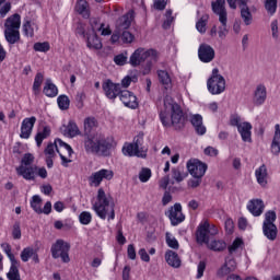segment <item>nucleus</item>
Instances as JSON below:
<instances>
[{"label": "nucleus", "mask_w": 280, "mask_h": 280, "mask_svg": "<svg viewBox=\"0 0 280 280\" xmlns=\"http://www.w3.org/2000/svg\"><path fill=\"white\" fill-rule=\"evenodd\" d=\"M84 149L88 154H97L98 156H112L113 142L108 138H97L93 133V128L97 127L95 117L84 119Z\"/></svg>", "instance_id": "1"}, {"label": "nucleus", "mask_w": 280, "mask_h": 280, "mask_svg": "<svg viewBox=\"0 0 280 280\" xmlns=\"http://www.w3.org/2000/svg\"><path fill=\"white\" fill-rule=\"evenodd\" d=\"M160 121L165 128L173 126L175 130H183L188 121L183 107L174 98L164 97L163 108L160 110Z\"/></svg>", "instance_id": "2"}, {"label": "nucleus", "mask_w": 280, "mask_h": 280, "mask_svg": "<svg viewBox=\"0 0 280 280\" xmlns=\"http://www.w3.org/2000/svg\"><path fill=\"white\" fill-rule=\"evenodd\" d=\"M33 164L34 154L25 153L21 160V165L16 167L18 176H22L24 180H35L38 166H32Z\"/></svg>", "instance_id": "3"}, {"label": "nucleus", "mask_w": 280, "mask_h": 280, "mask_svg": "<svg viewBox=\"0 0 280 280\" xmlns=\"http://www.w3.org/2000/svg\"><path fill=\"white\" fill-rule=\"evenodd\" d=\"M207 86L211 95H220L226 91V80L220 74V69L214 68L211 77L207 81Z\"/></svg>", "instance_id": "4"}, {"label": "nucleus", "mask_w": 280, "mask_h": 280, "mask_svg": "<svg viewBox=\"0 0 280 280\" xmlns=\"http://www.w3.org/2000/svg\"><path fill=\"white\" fill-rule=\"evenodd\" d=\"M69 250H71V244L63 240H57L50 247L52 259H60L63 264H69L71 258L69 257Z\"/></svg>", "instance_id": "5"}, {"label": "nucleus", "mask_w": 280, "mask_h": 280, "mask_svg": "<svg viewBox=\"0 0 280 280\" xmlns=\"http://www.w3.org/2000/svg\"><path fill=\"white\" fill-rule=\"evenodd\" d=\"M214 235H218V228L209 224V221H205L197 228L196 242L197 244H209L211 237H214Z\"/></svg>", "instance_id": "6"}, {"label": "nucleus", "mask_w": 280, "mask_h": 280, "mask_svg": "<svg viewBox=\"0 0 280 280\" xmlns=\"http://www.w3.org/2000/svg\"><path fill=\"white\" fill-rule=\"evenodd\" d=\"M143 136H138L133 139V143H129L127 147H122V154L125 156H138L139 159H145L148 151L143 150Z\"/></svg>", "instance_id": "7"}, {"label": "nucleus", "mask_w": 280, "mask_h": 280, "mask_svg": "<svg viewBox=\"0 0 280 280\" xmlns=\"http://www.w3.org/2000/svg\"><path fill=\"white\" fill-rule=\"evenodd\" d=\"M148 58H153V60H156V58H159V51L152 48L148 50L144 48H138L130 56L129 65H131V67H139L141 62H145Z\"/></svg>", "instance_id": "8"}, {"label": "nucleus", "mask_w": 280, "mask_h": 280, "mask_svg": "<svg viewBox=\"0 0 280 280\" xmlns=\"http://www.w3.org/2000/svg\"><path fill=\"white\" fill-rule=\"evenodd\" d=\"M97 201L93 205V210L95 211L96 215L101 218V220H106V207L110 205V200L106 197V192L104 188H100L97 191Z\"/></svg>", "instance_id": "9"}, {"label": "nucleus", "mask_w": 280, "mask_h": 280, "mask_svg": "<svg viewBox=\"0 0 280 280\" xmlns=\"http://www.w3.org/2000/svg\"><path fill=\"white\" fill-rule=\"evenodd\" d=\"M165 215L171 220L172 226H178L182 222H185V214H183V206L175 203L165 212Z\"/></svg>", "instance_id": "10"}, {"label": "nucleus", "mask_w": 280, "mask_h": 280, "mask_svg": "<svg viewBox=\"0 0 280 280\" xmlns=\"http://www.w3.org/2000/svg\"><path fill=\"white\" fill-rule=\"evenodd\" d=\"M186 167L190 176H205L208 170L207 163L198 159L189 160L186 164Z\"/></svg>", "instance_id": "11"}, {"label": "nucleus", "mask_w": 280, "mask_h": 280, "mask_svg": "<svg viewBox=\"0 0 280 280\" xmlns=\"http://www.w3.org/2000/svg\"><path fill=\"white\" fill-rule=\"evenodd\" d=\"M198 58L200 62H213V60H215V49H213L211 45L202 43L198 48Z\"/></svg>", "instance_id": "12"}, {"label": "nucleus", "mask_w": 280, "mask_h": 280, "mask_svg": "<svg viewBox=\"0 0 280 280\" xmlns=\"http://www.w3.org/2000/svg\"><path fill=\"white\" fill-rule=\"evenodd\" d=\"M118 97L127 108H131L132 110L139 108V102L137 101L135 93L128 90H120Z\"/></svg>", "instance_id": "13"}, {"label": "nucleus", "mask_w": 280, "mask_h": 280, "mask_svg": "<svg viewBox=\"0 0 280 280\" xmlns=\"http://www.w3.org/2000/svg\"><path fill=\"white\" fill-rule=\"evenodd\" d=\"M103 91L108 100H117L119 93L121 92V84L113 83V80L107 79L103 83Z\"/></svg>", "instance_id": "14"}, {"label": "nucleus", "mask_w": 280, "mask_h": 280, "mask_svg": "<svg viewBox=\"0 0 280 280\" xmlns=\"http://www.w3.org/2000/svg\"><path fill=\"white\" fill-rule=\"evenodd\" d=\"M35 124H36V117L35 116H32L30 118H25L22 121L21 133H20L21 139H30V137L32 136V130L34 129Z\"/></svg>", "instance_id": "15"}, {"label": "nucleus", "mask_w": 280, "mask_h": 280, "mask_svg": "<svg viewBox=\"0 0 280 280\" xmlns=\"http://www.w3.org/2000/svg\"><path fill=\"white\" fill-rule=\"evenodd\" d=\"M247 209L252 215L255 218H259L261 213H264V209H266V205H264V200L261 199H252L248 205Z\"/></svg>", "instance_id": "16"}, {"label": "nucleus", "mask_w": 280, "mask_h": 280, "mask_svg": "<svg viewBox=\"0 0 280 280\" xmlns=\"http://www.w3.org/2000/svg\"><path fill=\"white\" fill-rule=\"evenodd\" d=\"M250 130H253V125L248 121H244L242 122V126H238L237 131L240 132L244 143H253V132Z\"/></svg>", "instance_id": "17"}, {"label": "nucleus", "mask_w": 280, "mask_h": 280, "mask_svg": "<svg viewBox=\"0 0 280 280\" xmlns=\"http://www.w3.org/2000/svg\"><path fill=\"white\" fill-rule=\"evenodd\" d=\"M132 19H135V11L130 10L125 15L120 16L116 22L117 30H128L132 25Z\"/></svg>", "instance_id": "18"}, {"label": "nucleus", "mask_w": 280, "mask_h": 280, "mask_svg": "<svg viewBox=\"0 0 280 280\" xmlns=\"http://www.w3.org/2000/svg\"><path fill=\"white\" fill-rule=\"evenodd\" d=\"M60 131L65 137H69L70 139H73V137H78V135H80L78 124H75L73 120H69L68 126L63 125L60 128Z\"/></svg>", "instance_id": "19"}, {"label": "nucleus", "mask_w": 280, "mask_h": 280, "mask_svg": "<svg viewBox=\"0 0 280 280\" xmlns=\"http://www.w3.org/2000/svg\"><path fill=\"white\" fill-rule=\"evenodd\" d=\"M190 124L194 126L197 135L202 137V135L207 133V127L202 125V115L200 114H195L190 118Z\"/></svg>", "instance_id": "20"}, {"label": "nucleus", "mask_w": 280, "mask_h": 280, "mask_svg": "<svg viewBox=\"0 0 280 280\" xmlns=\"http://www.w3.org/2000/svg\"><path fill=\"white\" fill-rule=\"evenodd\" d=\"M165 261L172 268H180V265H182V260H180V257L178 256V253L172 249H167L165 252Z\"/></svg>", "instance_id": "21"}, {"label": "nucleus", "mask_w": 280, "mask_h": 280, "mask_svg": "<svg viewBox=\"0 0 280 280\" xmlns=\"http://www.w3.org/2000/svg\"><path fill=\"white\" fill-rule=\"evenodd\" d=\"M85 40H86V45H88L89 49L100 50L103 47L102 40L97 36V33H86Z\"/></svg>", "instance_id": "22"}, {"label": "nucleus", "mask_w": 280, "mask_h": 280, "mask_svg": "<svg viewBox=\"0 0 280 280\" xmlns=\"http://www.w3.org/2000/svg\"><path fill=\"white\" fill-rule=\"evenodd\" d=\"M255 176L258 185L261 187H266V185H268V168L266 167V164H262L255 171Z\"/></svg>", "instance_id": "23"}, {"label": "nucleus", "mask_w": 280, "mask_h": 280, "mask_svg": "<svg viewBox=\"0 0 280 280\" xmlns=\"http://www.w3.org/2000/svg\"><path fill=\"white\" fill-rule=\"evenodd\" d=\"M262 233L265 237H267V240L275 242V240H277V234L279 233V230H277V225L275 223H265L262 224Z\"/></svg>", "instance_id": "24"}, {"label": "nucleus", "mask_w": 280, "mask_h": 280, "mask_svg": "<svg viewBox=\"0 0 280 280\" xmlns=\"http://www.w3.org/2000/svg\"><path fill=\"white\" fill-rule=\"evenodd\" d=\"M4 38L9 45H15L21 40V33L16 28H7L4 31Z\"/></svg>", "instance_id": "25"}, {"label": "nucleus", "mask_w": 280, "mask_h": 280, "mask_svg": "<svg viewBox=\"0 0 280 280\" xmlns=\"http://www.w3.org/2000/svg\"><path fill=\"white\" fill-rule=\"evenodd\" d=\"M21 266V261L11 260V267L9 272L7 273V278L9 280H21V272L19 271V267Z\"/></svg>", "instance_id": "26"}, {"label": "nucleus", "mask_w": 280, "mask_h": 280, "mask_svg": "<svg viewBox=\"0 0 280 280\" xmlns=\"http://www.w3.org/2000/svg\"><path fill=\"white\" fill-rule=\"evenodd\" d=\"M7 30H19L21 27V14L14 13L4 23Z\"/></svg>", "instance_id": "27"}, {"label": "nucleus", "mask_w": 280, "mask_h": 280, "mask_svg": "<svg viewBox=\"0 0 280 280\" xmlns=\"http://www.w3.org/2000/svg\"><path fill=\"white\" fill-rule=\"evenodd\" d=\"M43 93L46 97H56L58 95V86L51 82V79L46 80Z\"/></svg>", "instance_id": "28"}, {"label": "nucleus", "mask_w": 280, "mask_h": 280, "mask_svg": "<svg viewBox=\"0 0 280 280\" xmlns=\"http://www.w3.org/2000/svg\"><path fill=\"white\" fill-rule=\"evenodd\" d=\"M159 82L164 85V89H172V77H170V72L166 70H158Z\"/></svg>", "instance_id": "29"}, {"label": "nucleus", "mask_w": 280, "mask_h": 280, "mask_svg": "<svg viewBox=\"0 0 280 280\" xmlns=\"http://www.w3.org/2000/svg\"><path fill=\"white\" fill-rule=\"evenodd\" d=\"M264 102H266V86L258 85L255 91L254 104L256 106H261V104H264Z\"/></svg>", "instance_id": "30"}, {"label": "nucleus", "mask_w": 280, "mask_h": 280, "mask_svg": "<svg viewBox=\"0 0 280 280\" xmlns=\"http://www.w3.org/2000/svg\"><path fill=\"white\" fill-rule=\"evenodd\" d=\"M50 136H51V127L50 126H45L43 128V131L37 132L35 136V141L37 143V148H40V145H43V141H45V139H47Z\"/></svg>", "instance_id": "31"}, {"label": "nucleus", "mask_w": 280, "mask_h": 280, "mask_svg": "<svg viewBox=\"0 0 280 280\" xmlns=\"http://www.w3.org/2000/svg\"><path fill=\"white\" fill-rule=\"evenodd\" d=\"M219 21L221 23V26L219 27V38H226V34H229V28L226 26V23L229 21L228 13L219 15Z\"/></svg>", "instance_id": "32"}, {"label": "nucleus", "mask_w": 280, "mask_h": 280, "mask_svg": "<svg viewBox=\"0 0 280 280\" xmlns=\"http://www.w3.org/2000/svg\"><path fill=\"white\" fill-rule=\"evenodd\" d=\"M206 245L210 250H213L214 253H222V250H226V242L221 240L208 242Z\"/></svg>", "instance_id": "33"}, {"label": "nucleus", "mask_w": 280, "mask_h": 280, "mask_svg": "<svg viewBox=\"0 0 280 280\" xmlns=\"http://www.w3.org/2000/svg\"><path fill=\"white\" fill-rule=\"evenodd\" d=\"M226 3V0H215L211 2L212 5V12L217 15L228 14L226 8L224 4Z\"/></svg>", "instance_id": "34"}, {"label": "nucleus", "mask_w": 280, "mask_h": 280, "mask_svg": "<svg viewBox=\"0 0 280 280\" xmlns=\"http://www.w3.org/2000/svg\"><path fill=\"white\" fill-rule=\"evenodd\" d=\"M40 205H43V199L40 198V196L38 195L33 196L31 200V208L38 215L43 213V208L40 207Z\"/></svg>", "instance_id": "35"}, {"label": "nucleus", "mask_w": 280, "mask_h": 280, "mask_svg": "<svg viewBox=\"0 0 280 280\" xmlns=\"http://www.w3.org/2000/svg\"><path fill=\"white\" fill-rule=\"evenodd\" d=\"M90 25L91 28L86 31V33L90 34H97V32H102V28L104 27V23L100 24V19L92 18L90 19Z\"/></svg>", "instance_id": "36"}, {"label": "nucleus", "mask_w": 280, "mask_h": 280, "mask_svg": "<svg viewBox=\"0 0 280 280\" xmlns=\"http://www.w3.org/2000/svg\"><path fill=\"white\" fill-rule=\"evenodd\" d=\"M57 104H58L60 110H69L71 101L69 100V96L61 94L57 98Z\"/></svg>", "instance_id": "37"}, {"label": "nucleus", "mask_w": 280, "mask_h": 280, "mask_svg": "<svg viewBox=\"0 0 280 280\" xmlns=\"http://www.w3.org/2000/svg\"><path fill=\"white\" fill-rule=\"evenodd\" d=\"M241 19H243L245 25H250L253 23V13L248 7L241 8Z\"/></svg>", "instance_id": "38"}, {"label": "nucleus", "mask_w": 280, "mask_h": 280, "mask_svg": "<svg viewBox=\"0 0 280 280\" xmlns=\"http://www.w3.org/2000/svg\"><path fill=\"white\" fill-rule=\"evenodd\" d=\"M278 0H265V10L270 16H275L277 13Z\"/></svg>", "instance_id": "39"}, {"label": "nucleus", "mask_w": 280, "mask_h": 280, "mask_svg": "<svg viewBox=\"0 0 280 280\" xmlns=\"http://www.w3.org/2000/svg\"><path fill=\"white\" fill-rule=\"evenodd\" d=\"M207 21H209V15H203L196 23V30L200 34H205L207 32Z\"/></svg>", "instance_id": "40"}, {"label": "nucleus", "mask_w": 280, "mask_h": 280, "mask_svg": "<svg viewBox=\"0 0 280 280\" xmlns=\"http://www.w3.org/2000/svg\"><path fill=\"white\" fill-rule=\"evenodd\" d=\"M244 246V240L236 237L232 245L228 247L229 255H233V253H236L238 248H242Z\"/></svg>", "instance_id": "41"}, {"label": "nucleus", "mask_w": 280, "mask_h": 280, "mask_svg": "<svg viewBox=\"0 0 280 280\" xmlns=\"http://www.w3.org/2000/svg\"><path fill=\"white\" fill-rule=\"evenodd\" d=\"M152 178V170L143 167L139 173L140 183H148Z\"/></svg>", "instance_id": "42"}, {"label": "nucleus", "mask_w": 280, "mask_h": 280, "mask_svg": "<svg viewBox=\"0 0 280 280\" xmlns=\"http://www.w3.org/2000/svg\"><path fill=\"white\" fill-rule=\"evenodd\" d=\"M34 247H25L21 254L20 257L22 259V261H24V264H26V261H30V259H32V256L34 255Z\"/></svg>", "instance_id": "43"}, {"label": "nucleus", "mask_w": 280, "mask_h": 280, "mask_svg": "<svg viewBox=\"0 0 280 280\" xmlns=\"http://www.w3.org/2000/svg\"><path fill=\"white\" fill-rule=\"evenodd\" d=\"M34 51H42L44 54H47V51H49V49H51V46H49L48 42H37L34 44L33 46Z\"/></svg>", "instance_id": "44"}, {"label": "nucleus", "mask_w": 280, "mask_h": 280, "mask_svg": "<svg viewBox=\"0 0 280 280\" xmlns=\"http://www.w3.org/2000/svg\"><path fill=\"white\" fill-rule=\"evenodd\" d=\"M44 75L38 72L36 75H35V79H34V83H33V91L35 92V94L39 93L40 92V86L43 84V80H44Z\"/></svg>", "instance_id": "45"}, {"label": "nucleus", "mask_w": 280, "mask_h": 280, "mask_svg": "<svg viewBox=\"0 0 280 280\" xmlns=\"http://www.w3.org/2000/svg\"><path fill=\"white\" fill-rule=\"evenodd\" d=\"M92 220H93V215H91V212L89 211H83L79 214V221L83 225L91 224Z\"/></svg>", "instance_id": "46"}, {"label": "nucleus", "mask_w": 280, "mask_h": 280, "mask_svg": "<svg viewBox=\"0 0 280 280\" xmlns=\"http://www.w3.org/2000/svg\"><path fill=\"white\" fill-rule=\"evenodd\" d=\"M172 176L174 178V180H176V183H183V180H185V178H187L188 174H180V168L179 167H174L172 168Z\"/></svg>", "instance_id": "47"}, {"label": "nucleus", "mask_w": 280, "mask_h": 280, "mask_svg": "<svg viewBox=\"0 0 280 280\" xmlns=\"http://www.w3.org/2000/svg\"><path fill=\"white\" fill-rule=\"evenodd\" d=\"M275 222H277V212H275V210L267 211L262 224H275Z\"/></svg>", "instance_id": "48"}, {"label": "nucleus", "mask_w": 280, "mask_h": 280, "mask_svg": "<svg viewBox=\"0 0 280 280\" xmlns=\"http://www.w3.org/2000/svg\"><path fill=\"white\" fill-rule=\"evenodd\" d=\"M270 150H271V154H273V156H279V154H280V138H272Z\"/></svg>", "instance_id": "49"}, {"label": "nucleus", "mask_w": 280, "mask_h": 280, "mask_svg": "<svg viewBox=\"0 0 280 280\" xmlns=\"http://www.w3.org/2000/svg\"><path fill=\"white\" fill-rule=\"evenodd\" d=\"M166 244L170 248H173L174 250H178V248H180L178 240H176V237H171L170 232H166Z\"/></svg>", "instance_id": "50"}, {"label": "nucleus", "mask_w": 280, "mask_h": 280, "mask_svg": "<svg viewBox=\"0 0 280 280\" xmlns=\"http://www.w3.org/2000/svg\"><path fill=\"white\" fill-rule=\"evenodd\" d=\"M103 180L104 179H103L102 173L100 171L93 173L92 176L90 177V182L92 185H94V187H100V185H102Z\"/></svg>", "instance_id": "51"}, {"label": "nucleus", "mask_w": 280, "mask_h": 280, "mask_svg": "<svg viewBox=\"0 0 280 280\" xmlns=\"http://www.w3.org/2000/svg\"><path fill=\"white\" fill-rule=\"evenodd\" d=\"M205 270H207V261L206 260H200L198 266H197V279H202L205 277Z\"/></svg>", "instance_id": "52"}, {"label": "nucleus", "mask_w": 280, "mask_h": 280, "mask_svg": "<svg viewBox=\"0 0 280 280\" xmlns=\"http://www.w3.org/2000/svg\"><path fill=\"white\" fill-rule=\"evenodd\" d=\"M202 177L200 175L192 176L194 179L188 180V187H191V189H196L197 187H200L202 184Z\"/></svg>", "instance_id": "53"}, {"label": "nucleus", "mask_w": 280, "mask_h": 280, "mask_svg": "<svg viewBox=\"0 0 280 280\" xmlns=\"http://www.w3.org/2000/svg\"><path fill=\"white\" fill-rule=\"evenodd\" d=\"M122 43L130 44L135 40V35L130 31H124L120 35Z\"/></svg>", "instance_id": "54"}, {"label": "nucleus", "mask_w": 280, "mask_h": 280, "mask_svg": "<svg viewBox=\"0 0 280 280\" xmlns=\"http://www.w3.org/2000/svg\"><path fill=\"white\" fill-rule=\"evenodd\" d=\"M1 247L3 248L5 255L8 256V258L10 259V261H14L16 260V257H14V254H12V246L8 243H3L1 245Z\"/></svg>", "instance_id": "55"}, {"label": "nucleus", "mask_w": 280, "mask_h": 280, "mask_svg": "<svg viewBox=\"0 0 280 280\" xmlns=\"http://www.w3.org/2000/svg\"><path fill=\"white\" fill-rule=\"evenodd\" d=\"M86 98V94L84 92H78L75 96L77 108H84V100Z\"/></svg>", "instance_id": "56"}, {"label": "nucleus", "mask_w": 280, "mask_h": 280, "mask_svg": "<svg viewBox=\"0 0 280 280\" xmlns=\"http://www.w3.org/2000/svg\"><path fill=\"white\" fill-rule=\"evenodd\" d=\"M13 240H21V222L16 221L12 229Z\"/></svg>", "instance_id": "57"}, {"label": "nucleus", "mask_w": 280, "mask_h": 280, "mask_svg": "<svg viewBox=\"0 0 280 280\" xmlns=\"http://www.w3.org/2000/svg\"><path fill=\"white\" fill-rule=\"evenodd\" d=\"M114 62L118 67H124V65H126V62H128V57L125 56L124 54L116 55L114 57Z\"/></svg>", "instance_id": "58"}, {"label": "nucleus", "mask_w": 280, "mask_h": 280, "mask_svg": "<svg viewBox=\"0 0 280 280\" xmlns=\"http://www.w3.org/2000/svg\"><path fill=\"white\" fill-rule=\"evenodd\" d=\"M231 272H233V270L223 264V266L217 271V277L222 279V277H226V275H231Z\"/></svg>", "instance_id": "59"}, {"label": "nucleus", "mask_w": 280, "mask_h": 280, "mask_svg": "<svg viewBox=\"0 0 280 280\" xmlns=\"http://www.w3.org/2000/svg\"><path fill=\"white\" fill-rule=\"evenodd\" d=\"M86 8H89V2H86V0H78L77 12H79V14H84L86 12Z\"/></svg>", "instance_id": "60"}, {"label": "nucleus", "mask_w": 280, "mask_h": 280, "mask_svg": "<svg viewBox=\"0 0 280 280\" xmlns=\"http://www.w3.org/2000/svg\"><path fill=\"white\" fill-rule=\"evenodd\" d=\"M75 34L82 38H86V26L82 22L77 23Z\"/></svg>", "instance_id": "61"}, {"label": "nucleus", "mask_w": 280, "mask_h": 280, "mask_svg": "<svg viewBox=\"0 0 280 280\" xmlns=\"http://www.w3.org/2000/svg\"><path fill=\"white\" fill-rule=\"evenodd\" d=\"M101 176L104 180H113V177L115 176V173L112 170H106V168H102L101 171Z\"/></svg>", "instance_id": "62"}, {"label": "nucleus", "mask_w": 280, "mask_h": 280, "mask_svg": "<svg viewBox=\"0 0 280 280\" xmlns=\"http://www.w3.org/2000/svg\"><path fill=\"white\" fill-rule=\"evenodd\" d=\"M23 31L25 36H34V28L32 27V22L26 21V23L23 24Z\"/></svg>", "instance_id": "63"}, {"label": "nucleus", "mask_w": 280, "mask_h": 280, "mask_svg": "<svg viewBox=\"0 0 280 280\" xmlns=\"http://www.w3.org/2000/svg\"><path fill=\"white\" fill-rule=\"evenodd\" d=\"M229 268L232 269L233 272L237 270V262L235 261V258H232L230 256L225 257V262H224Z\"/></svg>", "instance_id": "64"}]
</instances>
